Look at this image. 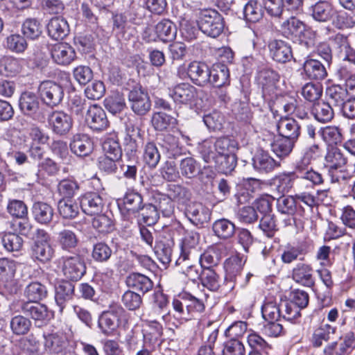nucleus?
<instances>
[{"label":"nucleus","instance_id":"nucleus-1","mask_svg":"<svg viewBox=\"0 0 355 355\" xmlns=\"http://www.w3.org/2000/svg\"><path fill=\"white\" fill-rule=\"evenodd\" d=\"M172 305L177 315L186 321L195 318L205 310L203 301L188 293L179 294L173 299Z\"/></svg>","mask_w":355,"mask_h":355},{"label":"nucleus","instance_id":"nucleus-2","mask_svg":"<svg viewBox=\"0 0 355 355\" xmlns=\"http://www.w3.org/2000/svg\"><path fill=\"white\" fill-rule=\"evenodd\" d=\"M55 250L50 243V236L44 230L36 231L33 244L30 249V256L34 261L47 263L54 257Z\"/></svg>","mask_w":355,"mask_h":355},{"label":"nucleus","instance_id":"nucleus-3","mask_svg":"<svg viewBox=\"0 0 355 355\" xmlns=\"http://www.w3.org/2000/svg\"><path fill=\"white\" fill-rule=\"evenodd\" d=\"M19 107L24 115L35 121L44 122L47 112L40 96L32 92L21 93L19 98Z\"/></svg>","mask_w":355,"mask_h":355},{"label":"nucleus","instance_id":"nucleus-4","mask_svg":"<svg viewBox=\"0 0 355 355\" xmlns=\"http://www.w3.org/2000/svg\"><path fill=\"white\" fill-rule=\"evenodd\" d=\"M125 309L121 305H110L98 317V327L101 332L105 336L112 334L120 326L122 320L125 319Z\"/></svg>","mask_w":355,"mask_h":355},{"label":"nucleus","instance_id":"nucleus-5","mask_svg":"<svg viewBox=\"0 0 355 355\" xmlns=\"http://www.w3.org/2000/svg\"><path fill=\"white\" fill-rule=\"evenodd\" d=\"M197 24L200 31L213 38L218 37L223 33L225 26L223 16L215 10L202 11Z\"/></svg>","mask_w":355,"mask_h":355},{"label":"nucleus","instance_id":"nucleus-6","mask_svg":"<svg viewBox=\"0 0 355 355\" xmlns=\"http://www.w3.org/2000/svg\"><path fill=\"white\" fill-rule=\"evenodd\" d=\"M280 31L285 37L291 40L298 38L307 48L309 46L310 42L306 40H311L313 33L302 21L297 17H291L284 21L280 26Z\"/></svg>","mask_w":355,"mask_h":355},{"label":"nucleus","instance_id":"nucleus-7","mask_svg":"<svg viewBox=\"0 0 355 355\" xmlns=\"http://www.w3.org/2000/svg\"><path fill=\"white\" fill-rule=\"evenodd\" d=\"M63 276L69 281L77 282L86 273L84 258L78 254L63 256L59 260Z\"/></svg>","mask_w":355,"mask_h":355},{"label":"nucleus","instance_id":"nucleus-8","mask_svg":"<svg viewBox=\"0 0 355 355\" xmlns=\"http://www.w3.org/2000/svg\"><path fill=\"white\" fill-rule=\"evenodd\" d=\"M257 82L262 88V95L266 101H272L277 97L280 75L270 68H263L257 73Z\"/></svg>","mask_w":355,"mask_h":355},{"label":"nucleus","instance_id":"nucleus-9","mask_svg":"<svg viewBox=\"0 0 355 355\" xmlns=\"http://www.w3.org/2000/svg\"><path fill=\"white\" fill-rule=\"evenodd\" d=\"M15 313L23 312L34 320L36 327H41L47 324L49 315L47 307L39 302L18 301L12 304Z\"/></svg>","mask_w":355,"mask_h":355},{"label":"nucleus","instance_id":"nucleus-10","mask_svg":"<svg viewBox=\"0 0 355 355\" xmlns=\"http://www.w3.org/2000/svg\"><path fill=\"white\" fill-rule=\"evenodd\" d=\"M37 90L43 104L51 108L60 104L64 95L63 87L51 80L42 82Z\"/></svg>","mask_w":355,"mask_h":355},{"label":"nucleus","instance_id":"nucleus-11","mask_svg":"<svg viewBox=\"0 0 355 355\" xmlns=\"http://www.w3.org/2000/svg\"><path fill=\"white\" fill-rule=\"evenodd\" d=\"M245 260L239 255H233L227 259L224 263L225 270V285L232 291L238 285L242 276V271Z\"/></svg>","mask_w":355,"mask_h":355},{"label":"nucleus","instance_id":"nucleus-12","mask_svg":"<svg viewBox=\"0 0 355 355\" xmlns=\"http://www.w3.org/2000/svg\"><path fill=\"white\" fill-rule=\"evenodd\" d=\"M128 100L131 110L137 115L144 116L151 109L148 94L141 86H135L130 89L128 94Z\"/></svg>","mask_w":355,"mask_h":355},{"label":"nucleus","instance_id":"nucleus-13","mask_svg":"<svg viewBox=\"0 0 355 355\" xmlns=\"http://www.w3.org/2000/svg\"><path fill=\"white\" fill-rule=\"evenodd\" d=\"M168 96L177 105H191L198 97V89L193 85L183 83L168 89Z\"/></svg>","mask_w":355,"mask_h":355},{"label":"nucleus","instance_id":"nucleus-14","mask_svg":"<svg viewBox=\"0 0 355 355\" xmlns=\"http://www.w3.org/2000/svg\"><path fill=\"white\" fill-rule=\"evenodd\" d=\"M44 350L49 354H65L69 346V340L61 331L44 334Z\"/></svg>","mask_w":355,"mask_h":355},{"label":"nucleus","instance_id":"nucleus-15","mask_svg":"<svg viewBox=\"0 0 355 355\" xmlns=\"http://www.w3.org/2000/svg\"><path fill=\"white\" fill-rule=\"evenodd\" d=\"M184 214L189 221L196 227H202L211 219V211L201 202H191L186 208Z\"/></svg>","mask_w":355,"mask_h":355},{"label":"nucleus","instance_id":"nucleus-16","mask_svg":"<svg viewBox=\"0 0 355 355\" xmlns=\"http://www.w3.org/2000/svg\"><path fill=\"white\" fill-rule=\"evenodd\" d=\"M85 121L89 128L96 132L103 131L109 126V121L105 110L96 104L87 108Z\"/></svg>","mask_w":355,"mask_h":355},{"label":"nucleus","instance_id":"nucleus-17","mask_svg":"<svg viewBox=\"0 0 355 355\" xmlns=\"http://www.w3.org/2000/svg\"><path fill=\"white\" fill-rule=\"evenodd\" d=\"M46 116L53 131L59 135H66L73 126L71 116L63 111H53Z\"/></svg>","mask_w":355,"mask_h":355},{"label":"nucleus","instance_id":"nucleus-18","mask_svg":"<svg viewBox=\"0 0 355 355\" xmlns=\"http://www.w3.org/2000/svg\"><path fill=\"white\" fill-rule=\"evenodd\" d=\"M210 68L203 62L193 61L188 64L189 78L196 85L205 87L210 81Z\"/></svg>","mask_w":355,"mask_h":355},{"label":"nucleus","instance_id":"nucleus-19","mask_svg":"<svg viewBox=\"0 0 355 355\" xmlns=\"http://www.w3.org/2000/svg\"><path fill=\"white\" fill-rule=\"evenodd\" d=\"M335 10V6L328 0H319L309 8L311 16L320 23L332 21Z\"/></svg>","mask_w":355,"mask_h":355},{"label":"nucleus","instance_id":"nucleus-20","mask_svg":"<svg viewBox=\"0 0 355 355\" xmlns=\"http://www.w3.org/2000/svg\"><path fill=\"white\" fill-rule=\"evenodd\" d=\"M71 151L78 157L89 156L94 150V143L86 134H76L69 144Z\"/></svg>","mask_w":355,"mask_h":355},{"label":"nucleus","instance_id":"nucleus-21","mask_svg":"<svg viewBox=\"0 0 355 355\" xmlns=\"http://www.w3.org/2000/svg\"><path fill=\"white\" fill-rule=\"evenodd\" d=\"M252 166L260 173H269L280 167L281 162L272 157L268 152L259 150L252 158Z\"/></svg>","mask_w":355,"mask_h":355},{"label":"nucleus","instance_id":"nucleus-22","mask_svg":"<svg viewBox=\"0 0 355 355\" xmlns=\"http://www.w3.org/2000/svg\"><path fill=\"white\" fill-rule=\"evenodd\" d=\"M80 206L85 214L92 216L102 212L104 202L98 193L88 192L81 196Z\"/></svg>","mask_w":355,"mask_h":355},{"label":"nucleus","instance_id":"nucleus-23","mask_svg":"<svg viewBox=\"0 0 355 355\" xmlns=\"http://www.w3.org/2000/svg\"><path fill=\"white\" fill-rule=\"evenodd\" d=\"M278 135L297 141L301 134V125L293 118L281 117L277 123Z\"/></svg>","mask_w":355,"mask_h":355},{"label":"nucleus","instance_id":"nucleus-24","mask_svg":"<svg viewBox=\"0 0 355 355\" xmlns=\"http://www.w3.org/2000/svg\"><path fill=\"white\" fill-rule=\"evenodd\" d=\"M159 146L169 158L177 159L183 154V147L179 139L171 134H163L157 137Z\"/></svg>","mask_w":355,"mask_h":355},{"label":"nucleus","instance_id":"nucleus-25","mask_svg":"<svg viewBox=\"0 0 355 355\" xmlns=\"http://www.w3.org/2000/svg\"><path fill=\"white\" fill-rule=\"evenodd\" d=\"M292 278L297 284L312 288L315 285L313 269L310 264L298 263L292 270Z\"/></svg>","mask_w":355,"mask_h":355},{"label":"nucleus","instance_id":"nucleus-26","mask_svg":"<svg viewBox=\"0 0 355 355\" xmlns=\"http://www.w3.org/2000/svg\"><path fill=\"white\" fill-rule=\"evenodd\" d=\"M272 58L277 62L285 63L293 58L291 46L282 40H273L268 44Z\"/></svg>","mask_w":355,"mask_h":355},{"label":"nucleus","instance_id":"nucleus-27","mask_svg":"<svg viewBox=\"0 0 355 355\" xmlns=\"http://www.w3.org/2000/svg\"><path fill=\"white\" fill-rule=\"evenodd\" d=\"M53 61L60 65H68L76 57L74 49L67 43H59L53 46L51 50Z\"/></svg>","mask_w":355,"mask_h":355},{"label":"nucleus","instance_id":"nucleus-28","mask_svg":"<svg viewBox=\"0 0 355 355\" xmlns=\"http://www.w3.org/2000/svg\"><path fill=\"white\" fill-rule=\"evenodd\" d=\"M304 73L311 80H322L327 77V71L323 64L318 60L308 58L302 64Z\"/></svg>","mask_w":355,"mask_h":355},{"label":"nucleus","instance_id":"nucleus-29","mask_svg":"<svg viewBox=\"0 0 355 355\" xmlns=\"http://www.w3.org/2000/svg\"><path fill=\"white\" fill-rule=\"evenodd\" d=\"M48 35L55 40H63L70 32L67 21L61 17H52L46 26Z\"/></svg>","mask_w":355,"mask_h":355},{"label":"nucleus","instance_id":"nucleus-30","mask_svg":"<svg viewBox=\"0 0 355 355\" xmlns=\"http://www.w3.org/2000/svg\"><path fill=\"white\" fill-rule=\"evenodd\" d=\"M75 295V286L69 281L62 282L55 287V300L60 312H62L67 303Z\"/></svg>","mask_w":355,"mask_h":355},{"label":"nucleus","instance_id":"nucleus-31","mask_svg":"<svg viewBox=\"0 0 355 355\" xmlns=\"http://www.w3.org/2000/svg\"><path fill=\"white\" fill-rule=\"evenodd\" d=\"M277 208L279 212L287 215H302L304 211L302 205L297 203L295 196H285L284 194L277 199Z\"/></svg>","mask_w":355,"mask_h":355},{"label":"nucleus","instance_id":"nucleus-32","mask_svg":"<svg viewBox=\"0 0 355 355\" xmlns=\"http://www.w3.org/2000/svg\"><path fill=\"white\" fill-rule=\"evenodd\" d=\"M125 283L129 288L145 294L153 288V281L146 275L132 272L127 277Z\"/></svg>","mask_w":355,"mask_h":355},{"label":"nucleus","instance_id":"nucleus-33","mask_svg":"<svg viewBox=\"0 0 355 355\" xmlns=\"http://www.w3.org/2000/svg\"><path fill=\"white\" fill-rule=\"evenodd\" d=\"M296 143L284 136L278 135L270 143V148L277 157L283 159L290 155Z\"/></svg>","mask_w":355,"mask_h":355},{"label":"nucleus","instance_id":"nucleus-34","mask_svg":"<svg viewBox=\"0 0 355 355\" xmlns=\"http://www.w3.org/2000/svg\"><path fill=\"white\" fill-rule=\"evenodd\" d=\"M31 212L34 219L42 225L49 224L53 218L54 210L52 206L44 202H35L33 203Z\"/></svg>","mask_w":355,"mask_h":355},{"label":"nucleus","instance_id":"nucleus-35","mask_svg":"<svg viewBox=\"0 0 355 355\" xmlns=\"http://www.w3.org/2000/svg\"><path fill=\"white\" fill-rule=\"evenodd\" d=\"M209 84L215 87H222L230 83V71L225 64L218 63L210 68Z\"/></svg>","mask_w":355,"mask_h":355},{"label":"nucleus","instance_id":"nucleus-36","mask_svg":"<svg viewBox=\"0 0 355 355\" xmlns=\"http://www.w3.org/2000/svg\"><path fill=\"white\" fill-rule=\"evenodd\" d=\"M250 350L248 355H269L271 345L257 333H252L247 338Z\"/></svg>","mask_w":355,"mask_h":355},{"label":"nucleus","instance_id":"nucleus-37","mask_svg":"<svg viewBox=\"0 0 355 355\" xmlns=\"http://www.w3.org/2000/svg\"><path fill=\"white\" fill-rule=\"evenodd\" d=\"M177 119L165 112H154L151 117V124L156 131H167L175 128Z\"/></svg>","mask_w":355,"mask_h":355},{"label":"nucleus","instance_id":"nucleus-38","mask_svg":"<svg viewBox=\"0 0 355 355\" xmlns=\"http://www.w3.org/2000/svg\"><path fill=\"white\" fill-rule=\"evenodd\" d=\"M139 222L150 226L153 225L159 218L157 207L153 203L143 204L135 214Z\"/></svg>","mask_w":355,"mask_h":355},{"label":"nucleus","instance_id":"nucleus-39","mask_svg":"<svg viewBox=\"0 0 355 355\" xmlns=\"http://www.w3.org/2000/svg\"><path fill=\"white\" fill-rule=\"evenodd\" d=\"M326 96L328 103L335 107H340L348 99L347 89L340 85H332L327 88Z\"/></svg>","mask_w":355,"mask_h":355},{"label":"nucleus","instance_id":"nucleus-40","mask_svg":"<svg viewBox=\"0 0 355 355\" xmlns=\"http://www.w3.org/2000/svg\"><path fill=\"white\" fill-rule=\"evenodd\" d=\"M155 31L157 38L164 42L175 40L177 34L176 26L169 19H163L158 22Z\"/></svg>","mask_w":355,"mask_h":355},{"label":"nucleus","instance_id":"nucleus-41","mask_svg":"<svg viewBox=\"0 0 355 355\" xmlns=\"http://www.w3.org/2000/svg\"><path fill=\"white\" fill-rule=\"evenodd\" d=\"M311 113L315 120L324 123L331 121L334 116L332 105L330 103L324 101L315 103Z\"/></svg>","mask_w":355,"mask_h":355},{"label":"nucleus","instance_id":"nucleus-42","mask_svg":"<svg viewBox=\"0 0 355 355\" xmlns=\"http://www.w3.org/2000/svg\"><path fill=\"white\" fill-rule=\"evenodd\" d=\"M235 225L226 218L216 220L212 225L214 234L223 240L232 238L235 233Z\"/></svg>","mask_w":355,"mask_h":355},{"label":"nucleus","instance_id":"nucleus-43","mask_svg":"<svg viewBox=\"0 0 355 355\" xmlns=\"http://www.w3.org/2000/svg\"><path fill=\"white\" fill-rule=\"evenodd\" d=\"M331 23L339 30L354 28H355V15L342 10H338L336 8Z\"/></svg>","mask_w":355,"mask_h":355},{"label":"nucleus","instance_id":"nucleus-44","mask_svg":"<svg viewBox=\"0 0 355 355\" xmlns=\"http://www.w3.org/2000/svg\"><path fill=\"white\" fill-rule=\"evenodd\" d=\"M179 170L182 176L192 179L196 178L200 173L201 166L194 158L188 157L180 161Z\"/></svg>","mask_w":355,"mask_h":355},{"label":"nucleus","instance_id":"nucleus-45","mask_svg":"<svg viewBox=\"0 0 355 355\" xmlns=\"http://www.w3.org/2000/svg\"><path fill=\"white\" fill-rule=\"evenodd\" d=\"M173 242L172 241H159L154 248L158 260L166 268L171 261Z\"/></svg>","mask_w":355,"mask_h":355},{"label":"nucleus","instance_id":"nucleus-46","mask_svg":"<svg viewBox=\"0 0 355 355\" xmlns=\"http://www.w3.org/2000/svg\"><path fill=\"white\" fill-rule=\"evenodd\" d=\"M153 199L157 207L159 214H162L164 217H171L174 213V203L166 194L155 192L153 194Z\"/></svg>","mask_w":355,"mask_h":355},{"label":"nucleus","instance_id":"nucleus-47","mask_svg":"<svg viewBox=\"0 0 355 355\" xmlns=\"http://www.w3.org/2000/svg\"><path fill=\"white\" fill-rule=\"evenodd\" d=\"M326 165L331 170H337L347 163V158L344 156L341 150L337 147H331L328 149L325 156Z\"/></svg>","mask_w":355,"mask_h":355},{"label":"nucleus","instance_id":"nucleus-48","mask_svg":"<svg viewBox=\"0 0 355 355\" xmlns=\"http://www.w3.org/2000/svg\"><path fill=\"white\" fill-rule=\"evenodd\" d=\"M295 176L296 177L295 171L282 173L273 179V184L279 196L284 195L291 189Z\"/></svg>","mask_w":355,"mask_h":355},{"label":"nucleus","instance_id":"nucleus-49","mask_svg":"<svg viewBox=\"0 0 355 355\" xmlns=\"http://www.w3.org/2000/svg\"><path fill=\"white\" fill-rule=\"evenodd\" d=\"M57 241L61 249L68 252L75 249L78 243V239L76 233L68 229L58 232Z\"/></svg>","mask_w":355,"mask_h":355},{"label":"nucleus","instance_id":"nucleus-50","mask_svg":"<svg viewBox=\"0 0 355 355\" xmlns=\"http://www.w3.org/2000/svg\"><path fill=\"white\" fill-rule=\"evenodd\" d=\"M46 287L38 282L29 284L24 290L28 302H39L47 296Z\"/></svg>","mask_w":355,"mask_h":355},{"label":"nucleus","instance_id":"nucleus-51","mask_svg":"<svg viewBox=\"0 0 355 355\" xmlns=\"http://www.w3.org/2000/svg\"><path fill=\"white\" fill-rule=\"evenodd\" d=\"M10 326L15 335L24 336L30 331L32 322L29 318L21 315H17L11 318Z\"/></svg>","mask_w":355,"mask_h":355},{"label":"nucleus","instance_id":"nucleus-52","mask_svg":"<svg viewBox=\"0 0 355 355\" xmlns=\"http://www.w3.org/2000/svg\"><path fill=\"white\" fill-rule=\"evenodd\" d=\"M215 167L218 172L228 174L230 173L236 167L237 164V158L234 153L218 155L216 159L214 162Z\"/></svg>","mask_w":355,"mask_h":355},{"label":"nucleus","instance_id":"nucleus-53","mask_svg":"<svg viewBox=\"0 0 355 355\" xmlns=\"http://www.w3.org/2000/svg\"><path fill=\"white\" fill-rule=\"evenodd\" d=\"M103 155L121 159L122 149L116 135L107 137L102 144Z\"/></svg>","mask_w":355,"mask_h":355},{"label":"nucleus","instance_id":"nucleus-54","mask_svg":"<svg viewBox=\"0 0 355 355\" xmlns=\"http://www.w3.org/2000/svg\"><path fill=\"white\" fill-rule=\"evenodd\" d=\"M58 209L60 216L66 219H73L79 214L78 205L71 198L60 200Z\"/></svg>","mask_w":355,"mask_h":355},{"label":"nucleus","instance_id":"nucleus-55","mask_svg":"<svg viewBox=\"0 0 355 355\" xmlns=\"http://www.w3.org/2000/svg\"><path fill=\"white\" fill-rule=\"evenodd\" d=\"M263 5L261 2L250 0L244 7L243 13L247 21L250 22H257L262 19L263 16Z\"/></svg>","mask_w":355,"mask_h":355},{"label":"nucleus","instance_id":"nucleus-56","mask_svg":"<svg viewBox=\"0 0 355 355\" xmlns=\"http://www.w3.org/2000/svg\"><path fill=\"white\" fill-rule=\"evenodd\" d=\"M161 158L160 153L156 144L150 141L148 142L144 148L143 153V160L150 168H155L159 162Z\"/></svg>","mask_w":355,"mask_h":355},{"label":"nucleus","instance_id":"nucleus-57","mask_svg":"<svg viewBox=\"0 0 355 355\" xmlns=\"http://www.w3.org/2000/svg\"><path fill=\"white\" fill-rule=\"evenodd\" d=\"M200 279L203 286L211 291H217L220 287V276L213 268L203 269Z\"/></svg>","mask_w":355,"mask_h":355},{"label":"nucleus","instance_id":"nucleus-58","mask_svg":"<svg viewBox=\"0 0 355 355\" xmlns=\"http://www.w3.org/2000/svg\"><path fill=\"white\" fill-rule=\"evenodd\" d=\"M22 33L26 37L35 40L42 34V26L35 18L26 19L21 27Z\"/></svg>","mask_w":355,"mask_h":355},{"label":"nucleus","instance_id":"nucleus-59","mask_svg":"<svg viewBox=\"0 0 355 355\" xmlns=\"http://www.w3.org/2000/svg\"><path fill=\"white\" fill-rule=\"evenodd\" d=\"M112 254V250L104 242H98L93 245L92 257L96 262H107Z\"/></svg>","mask_w":355,"mask_h":355},{"label":"nucleus","instance_id":"nucleus-60","mask_svg":"<svg viewBox=\"0 0 355 355\" xmlns=\"http://www.w3.org/2000/svg\"><path fill=\"white\" fill-rule=\"evenodd\" d=\"M123 204L125 209L135 214L143 203V198L140 193L134 191H128L123 197Z\"/></svg>","mask_w":355,"mask_h":355},{"label":"nucleus","instance_id":"nucleus-61","mask_svg":"<svg viewBox=\"0 0 355 355\" xmlns=\"http://www.w3.org/2000/svg\"><path fill=\"white\" fill-rule=\"evenodd\" d=\"M218 155H224L234 153L236 146L235 140L227 137H219L213 141Z\"/></svg>","mask_w":355,"mask_h":355},{"label":"nucleus","instance_id":"nucleus-62","mask_svg":"<svg viewBox=\"0 0 355 355\" xmlns=\"http://www.w3.org/2000/svg\"><path fill=\"white\" fill-rule=\"evenodd\" d=\"M322 94V85L320 83H307L302 89V95L310 102H315L319 100Z\"/></svg>","mask_w":355,"mask_h":355},{"label":"nucleus","instance_id":"nucleus-63","mask_svg":"<svg viewBox=\"0 0 355 355\" xmlns=\"http://www.w3.org/2000/svg\"><path fill=\"white\" fill-rule=\"evenodd\" d=\"M106 109L112 114L121 112L125 107V99L119 93L113 94L105 99Z\"/></svg>","mask_w":355,"mask_h":355},{"label":"nucleus","instance_id":"nucleus-64","mask_svg":"<svg viewBox=\"0 0 355 355\" xmlns=\"http://www.w3.org/2000/svg\"><path fill=\"white\" fill-rule=\"evenodd\" d=\"M78 189V184L73 180H62L58 185V193L63 198L62 199L73 198Z\"/></svg>","mask_w":355,"mask_h":355}]
</instances>
